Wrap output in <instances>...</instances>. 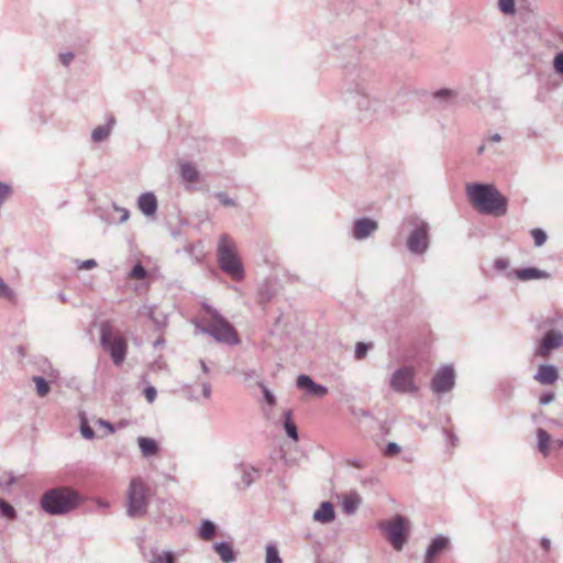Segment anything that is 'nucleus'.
I'll return each mask as SVG.
<instances>
[{"instance_id":"1","label":"nucleus","mask_w":563,"mask_h":563,"mask_svg":"<svg viewBox=\"0 0 563 563\" xmlns=\"http://www.w3.org/2000/svg\"><path fill=\"white\" fill-rule=\"evenodd\" d=\"M205 313L192 320L197 333L208 334L214 341L233 346L240 343V338L234 327L211 305L202 302Z\"/></svg>"},{"instance_id":"2","label":"nucleus","mask_w":563,"mask_h":563,"mask_svg":"<svg viewBox=\"0 0 563 563\" xmlns=\"http://www.w3.org/2000/svg\"><path fill=\"white\" fill-rule=\"evenodd\" d=\"M471 205L482 214L503 217L508 211L507 198L494 184L471 183L465 187Z\"/></svg>"},{"instance_id":"3","label":"nucleus","mask_w":563,"mask_h":563,"mask_svg":"<svg viewBox=\"0 0 563 563\" xmlns=\"http://www.w3.org/2000/svg\"><path fill=\"white\" fill-rule=\"evenodd\" d=\"M346 100L355 104L362 119L377 118L384 109V103L372 96L369 82L364 77H356L347 82Z\"/></svg>"},{"instance_id":"4","label":"nucleus","mask_w":563,"mask_h":563,"mask_svg":"<svg viewBox=\"0 0 563 563\" xmlns=\"http://www.w3.org/2000/svg\"><path fill=\"white\" fill-rule=\"evenodd\" d=\"M80 495L68 486H59L46 490L41 499L42 510L52 516H63L80 505Z\"/></svg>"},{"instance_id":"5","label":"nucleus","mask_w":563,"mask_h":563,"mask_svg":"<svg viewBox=\"0 0 563 563\" xmlns=\"http://www.w3.org/2000/svg\"><path fill=\"white\" fill-rule=\"evenodd\" d=\"M217 260L219 267L234 280L245 276L243 264L238 255L235 243L228 234H221L218 241Z\"/></svg>"},{"instance_id":"6","label":"nucleus","mask_w":563,"mask_h":563,"mask_svg":"<svg viewBox=\"0 0 563 563\" xmlns=\"http://www.w3.org/2000/svg\"><path fill=\"white\" fill-rule=\"evenodd\" d=\"M408 222L410 231L406 240V247L410 254L423 256L429 251L431 244V227L426 220L420 218H410Z\"/></svg>"},{"instance_id":"7","label":"nucleus","mask_w":563,"mask_h":563,"mask_svg":"<svg viewBox=\"0 0 563 563\" xmlns=\"http://www.w3.org/2000/svg\"><path fill=\"white\" fill-rule=\"evenodd\" d=\"M146 486L144 482L136 477L130 483L128 490L126 514L131 518H140L146 514L148 506V497L146 495Z\"/></svg>"},{"instance_id":"8","label":"nucleus","mask_w":563,"mask_h":563,"mask_svg":"<svg viewBox=\"0 0 563 563\" xmlns=\"http://www.w3.org/2000/svg\"><path fill=\"white\" fill-rule=\"evenodd\" d=\"M416 368L410 365L397 368L390 376V388L398 394L417 393L419 390V386L416 383Z\"/></svg>"},{"instance_id":"9","label":"nucleus","mask_w":563,"mask_h":563,"mask_svg":"<svg viewBox=\"0 0 563 563\" xmlns=\"http://www.w3.org/2000/svg\"><path fill=\"white\" fill-rule=\"evenodd\" d=\"M100 343L106 352H126L128 344L120 328L111 322H103L100 327Z\"/></svg>"},{"instance_id":"10","label":"nucleus","mask_w":563,"mask_h":563,"mask_svg":"<svg viewBox=\"0 0 563 563\" xmlns=\"http://www.w3.org/2000/svg\"><path fill=\"white\" fill-rule=\"evenodd\" d=\"M379 527L385 532L393 548L400 551L407 540L406 519L398 515L391 521L382 522Z\"/></svg>"},{"instance_id":"11","label":"nucleus","mask_w":563,"mask_h":563,"mask_svg":"<svg viewBox=\"0 0 563 563\" xmlns=\"http://www.w3.org/2000/svg\"><path fill=\"white\" fill-rule=\"evenodd\" d=\"M455 386V371L452 365L441 366L433 375L430 388L434 394L441 395L451 391Z\"/></svg>"},{"instance_id":"12","label":"nucleus","mask_w":563,"mask_h":563,"mask_svg":"<svg viewBox=\"0 0 563 563\" xmlns=\"http://www.w3.org/2000/svg\"><path fill=\"white\" fill-rule=\"evenodd\" d=\"M378 230V222L374 219L364 217L353 222L351 234L354 240L363 241L372 236Z\"/></svg>"},{"instance_id":"13","label":"nucleus","mask_w":563,"mask_h":563,"mask_svg":"<svg viewBox=\"0 0 563 563\" xmlns=\"http://www.w3.org/2000/svg\"><path fill=\"white\" fill-rule=\"evenodd\" d=\"M296 385L300 390H303L310 396L323 397L328 394L325 386L314 383L312 378L306 374H301L297 377Z\"/></svg>"},{"instance_id":"14","label":"nucleus","mask_w":563,"mask_h":563,"mask_svg":"<svg viewBox=\"0 0 563 563\" xmlns=\"http://www.w3.org/2000/svg\"><path fill=\"white\" fill-rule=\"evenodd\" d=\"M563 345V334L559 330H549L542 336L537 352H550Z\"/></svg>"},{"instance_id":"15","label":"nucleus","mask_w":563,"mask_h":563,"mask_svg":"<svg viewBox=\"0 0 563 563\" xmlns=\"http://www.w3.org/2000/svg\"><path fill=\"white\" fill-rule=\"evenodd\" d=\"M236 470L241 474V481L236 483L239 489L250 487L258 477V470L250 464L240 463L236 465Z\"/></svg>"},{"instance_id":"16","label":"nucleus","mask_w":563,"mask_h":563,"mask_svg":"<svg viewBox=\"0 0 563 563\" xmlns=\"http://www.w3.org/2000/svg\"><path fill=\"white\" fill-rule=\"evenodd\" d=\"M157 206L156 196L152 191L143 192L137 198V208L147 218L156 214Z\"/></svg>"},{"instance_id":"17","label":"nucleus","mask_w":563,"mask_h":563,"mask_svg":"<svg viewBox=\"0 0 563 563\" xmlns=\"http://www.w3.org/2000/svg\"><path fill=\"white\" fill-rule=\"evenodd\" d=\"M115 123H117L115 118L113 115H108L104 124L98 125L97 128H95L92 130V132H91L92 143L99 144V143L107 141L110 137Z\"/></svg>"},{"instance_id":"18","label":"nucleus","mask_w":563,"mask_h":563,"mask_svg":"<svg viewBox=\"0 0 563 563\" xmlns=\"http://www.w3.org/2000/svg\"><path fill=\"white\" fill-rule=\"evenodd\" d=\"M533 378L542 385H551L558 380L559 372L554 365L541 364Z\"/></svg>"},{"instance_id":"19","label":"nucleus","mask_w":563,"mask_h":563,"mask_svg":"<svg viewBox=\"0 0 563 563\" xmlns=\"http://www.w3.org/2000/svg\"><path fill=\"white\" fill-rule=\"evenodd\" d=\"M515 275L520 280H531V279H549L551 278V274L547 271H542L537 267H525L515 271Z\"/></svg>"},{"instance_id":"20","label":"nucleus","mask_w":563,"mask_h":563,"mask_svg":"<svg viewBox=\"0 0 563 563\" xmlns=\"http://www.w3.org/2000/svg\"><path fill=\"white\" fill-rule=\"evenodd\" d=\"M335 517L333 504L330 501H322L320 507L313 514V520L328 523Z\"/></svg>"},{"instance_id":"21","label":"nucleus","mask_w":563,"mask_h":563,"mask_svg":"<svg viewBox=\"0 0 563 563\" xmlns=\"http://www.w3.org/2000/svg\"><path fill=\"white\" fill-rule=\"evenodd\" d=\"M213 549L223 563H232L236 560L235 551L229 542H217L214 543Z\"/></svg>"},{"instance_id":"22","label":"nucleus","mask_w":563,"mask_h":563,"mask_svg":"<svg viewBox=\"0 0 563 563\" xmlns=\"http://www.w3.org/2000/svg\"><path fill=\"white\" fill-rule=\"evenodd\" d=\"M449 540L442 536L434 538L429 544L426 553V563H432L435 555L446 548Z\"/></svg>"},{"instance_id":"23","label":"nucleus","mask_w":563,"mask_h":563,"mask_svg":"<svg viewBox=\"0 0 563 563\" xmlns=\"http://www.w3.org/2000/svg\"><path fill=\"white\" fill-rule=\"evenodd\" d=\"M362 503V498L357 493H350L343 496L342 509L346 515H353Z\"/></svg>"},{"instance_id":"24","label":"nucleus","mask_w":563,"mask_h":563,"mask_svg":"<svg viewBox=\"0 0 563 563\" xmlns=\"http://www.w3.org/2000/svg\"><path fill=\"white\" fill-rule=\"evenodd\" d=\"M137 442L142 454L146 457L153 456L158 452V445L154 439L140 437Z\"/></svg>"},{"instance_id":"25","label":"nucleus","mask_w":563,"mask_h":563,"mask_svg":"<svg viewBox=\"0 0 563 563\" xmlns=\"http://www.w3.org/2000/svg\"><path fill=\"white\" fill-rule=\"evenodd\" d=\"M537 438H538V450L544 455H549L551 450V437L550 434L542 428H539L537 430Z\"/></svg>"},{"instance_id":"26","label":"nucleus","mask_w":563,"mask_h":563,"mask_svg":"<svg viewBox=\"0 0 563 563\" xmlns=\"http://www.w3.org/2000/svg\"><path fill=\"white\" fill-rule=\"evenodd\" d=\"M37 356L38 357L35 363L38 365V369L48 378L56 379L58 377V371L52 366L47 357H45L43 354H38Z\"/></svg>"},{"instance_id":"27","label":"nucleus","mask_w":563,"mask_h":563,"mask_svg":"<svg viewBox=\"0 0 563 563\" xmlns=\"http://www.w3.org/2000/svg\"><path fill=\"white\" fill-rule=\"evenodd\" d=\"M180 176L188 183H195L198 180L199 173L194 164L184 162L180 164Z\"/></svg>"},{"instance_id":"28","label":"nucleus","mask_w":563,"mask_h":563,"mask_svg":"<svg viewBox=\"0 0 563 563\" xmlns=\"http://www.w3.org/2000/svg\"><path fill=\"white\" fill-rule=\"evenodd\" d=\"M184 251L192 258L194 263H200L205 257V249L202 242L188 244Z\"/></svg>"},{"instance_id":"29","label":"nucleus","mask_w":563,"mask_h":563,"mask_svg":"<svg viewBox=\"0 0 563 563\" xmlns=\"http://www.w3.org/2000/svg\"><path fill=\"white\" fill-rule=\"evenodd\" d=\"M284 429H285V432L286 434L294 441H298L299 439V435H298V429H297V426L296 423L292 421V412L291 410H288L286 413H285V418H284Z\"/></svg>"},{"instance_id":"30","label":"nucleus","mask_w":563,"mask_h":563,"mask_svg":"<svg viewBox=\"0 0 563 563\" xmlns=\"http://www.w3.org/2000/svg\"><path fill=\"white\" fill-rule=\"evenodd\" d=\"M199 534L203 540H211L216 534V525L209 519L202 520Z\"/></svg>"},{"instance_id":"31","label":"nucleus","mask_w":563,"mask_h":563,"mask_svg":"<svg viewBox=\"0 0 563 563\" xmlns=\"http://www.w3.org/2000/svg\"><path fill=\"white\" fill-rule=\"evenodd\" d=\"M141 313L151 317L153 322L157 325V328H163L166 325V316L163 313L156 314V311L153 307L144 306Z\"/></svg>"},{"instance_id":"32","label":"nucleus","mask_w":563,"mask_h":563,"mask_svg":"<svg viewBox=\"0 0 563 563\" xmlns=\"http://www.w3.org/2000/svg\"><path fill=\"white\" fill-rule=\"evenodd\" d=\"M33 382L35 383L36 393L40 397H45L49 393L48 382L42 376H33Z\"/></svg>"},{"instance_id":"33","label":"nucleus","mask_w":563,"mask_h":563,"mask_svg":"<svg viewBox=\"0 0 563 563\" xmlns=\"http://www.w3.org/2000/svg\"><path fill=\"white\" fill-rule=\"evenodd\" d=\"M0 515L9 520L16 519V510L4 499H0Z\"/></svg>"},{"instance_id":"34","label":"nucleus","mask_w":563,"mask_h":563,"mask_svg":"<svg viewBox=\"0 0 563 563\" xmlns=\"http://www.w3.org/2000/svg\"><path fill=\"white\" fill-rule=\"evenodd\" d=\"M498 9L507 15H515L517 12L515 0H498Z\"/></svg>"},{"instance_id":"35","label":"nucleus","mask_w":563,"mask_h":563,"mask_svg":"<svg viewBox=\"0 0 563 563\" xmlns=\"http://www.w3.org/2000/svg\"><path fill=\"white\" fill-rule=\"evenodd\" d=\"M265 563H283L276 545L268 544L266 547V560Z\"/></svg>"},{"instance_id":"36","label":"nucleus","mask_w":563,"mask_h":563,"mask_svg":"<svg viewBox=\"0 0 563 563\" xmlns=\"http://www.w3.org/2000/svg\"><path fill=\"white\" fill-rule=\"evenodd\" d=\"M151 563H175V555L172 551H164L156 554Z\"/></svg>"},{"instance_id":"37","label":"nucleus","mask_w":563,"mask_h":563,"mask_svg":"<svg viewBox=\"0 0 563 563\" xmlns=\"http://www.w3.org/2000/svg\"><path fill=\"white\" fill-rule=\"evenodd\" d=\"M112 210L119 214V219H112L111 221L117 223H124L128 221L130 217V211L126 208L120 207L117 203H112Z\"/></svg>"},{"instance_id":"38","label":"nucleus","mask_w":563,"mask_h":563,"mask_svg":"<svg viewBox=\"0 0 563 563\" xmlns=\"http://www.w3.org/2000/svg\"><path fill=\"white\" fill-rule=\"evenodd\" d=\"M257 385L261 387L264 396V400L267 402L269 407H274L276 405V397L268 389V387L263 382H257Z\"/></svg>"},{"instance_id":"39","label":"nucleus","mask_w":563,"mask_h":563,"mask_svg":"<svg viewBox=\"0 0 563 563\" xmlns=\"http://www.w3.org/2000/svg\"><path fill=\"white\" fill-rule=\"evenodd\" d=\"M531 236L534 241V245L540 247L547 241V233L542 229H533L531 230Z\"/></svg>"},{"instance_id":"40","label":"nucleus","mask_w":563,"mask_h":563,"mask_svg":"<svg viewBox=\"0 0 563 563\" xmlns=\"http://www.w3.org/2000/svg\"><path fill=\"white\" fill-rule=\"evenodd\" d=\"M130 277L135 279H144L146 277V269L142 264L137 263L132 267Z\"/></svg>"},{"instance_id":"41","label":"nucleus","mask_w":563,"mask_h":563,"mask_svg":"<svg viewBox=\"0 0 563 563\" xmlns=\"http://www.w3.org/2000/svg\"><path fill=\"white\" fill-rule=\"evenodd\" d=\"M80 433L87 440H92L95 438L93 429L89 426V423L85 419H82L81 423H80Z\"/></svg>"},{"instance_id":"42","label":"nucleus","mask_w":563,"mask_h":563,"mask_svg":"<svg viewBox=\"0 0 563 563\" xmlns=\"http://www.w3.org/2000/svg\"><path fill=\"white\" fill-rule=\"evenodd\" d=\"M16 482V478L13 474H5L0 476V489L9 490L10 487Z\"/></svg>"},{"instance_id":"43","label":"nucleus","mask_w":563,"mask_h":563,"mask_svg":"<svg viewBox=\"0 0 563 563\" xmlns=\"http://www.w3.org/2000/svg\"><path fill=\"white\" fill-rule=\"evenodd\" d=\"M13 290L0 278V297L12 300Z\"/></svg>"},{"instance_id":"44","label":"nucleus","mask_w":563,"mask_h":563,"mask_svg":"<svg viewBox=\"0 0 563 563\" xmlns=\"http://www.w3.org/2000/svg\"><path fill=\"white\" fill-rule=\"evenodd\" d=\"M219 201L225 207H233L235 205L234 200L230 198L225 192L219 191L214 195Z\"/></svg>"},{"instance_id":"45","label":"nucleus","mask_w":563,"mask_h":563,"mask_svg":"<svg viewBox=\"0 0 563 563\" xmlns=\"http://www.w3.org/2000/svg\"><path fill=\"white\" fill-rule=\"evenodd\" d=\"M400 450H401V449H400V446H399L397 443H395V442H389V443L386 445L385 450H384V454H385L386 456H394V455H397V454L400 452Z\"/></svg>"},{"instance_id":"46","label":"nucleus","mask_w":563,"mask_h":563,"mask_svg":"<svg viewBox=\"0 0 563 563\" xmlns=\"http://www.w3.org/2000/svg\"><path fill=\"white\" fill-rule=\"evenodd\" d=\"M553 66L556 73L563 75V52H560L555 55Z\"/></svg>"},{"instance_id":"47","label":"nucleus","mask_w":563,"mask_h":563,"mask_svg":"<svg viewBox=\"0 0 563 563\" xmlns=\"http://www.w3.org/2000/svg\"><path fill=\"white\" fill-rule=\"evenodd\" d=\"M144 396H145L146 400L150 404H152L156 399V396H157L156 388L154 386H147L144 389Z\"/></svg>"},{"instance_id":"48","label":"nucleus","mask_w":563,"mask_h":563,"mask_svg":"<svg viewBox=\"0 0 563 563\" xmlns=\"http://www.w3.org/2000/svg\"><path fill=\"white\" fill-rule=\"evenodd\" d=\"M97 266V262L95 260H85L78 262L77 268L78 269H91Z\"/></svg>"},{"instance_id":"49","label":"nucleus","mask_w":563,"mask_h":563,"mask_svg":"<svg viewBox=\"0 0 563 563\" xmlns=\"http://www.w3.org/2000/svg\"><path fill=\"white\" fill-rule=\"evenodd\" d=\"M509 267V262L505 258H496L494 261V268L496 271H506Z\"/></svg>"},{"instance_id":"50","label":"nucleus","mask_w":563,"mask_h":563,"mask_svg":"<svg viewBox=\"0 0 563 563\" xmlns=\"http://www.w3.org/2000/svg\"><path fill=\"white\" fill-rule=\"evenodd\" d=\"M374 347L372 342H357L354 352H367Z\"/></svg>"},{"instance_id":"51","label":"nucleus","mask_w":563,"mask_h":563,"mask_svg":"<svg viewBox=\"0 0 563 563\" xmlns=\"http://www.w3.org/2000/svg\"><path fill=\"white\" fill-rule=\"evenodd\" d=\"M554 400V394L553 393H544L541 395L539 401L542 406L549 405Z\"/></svg>"},{"instance_id":"52","label":"nucleus","mask_w":563,"mask_h":563,"mask_svg":"<svg viewBox=\"0 0 563 563\" xmlns=\"http://www.w3.org/2000/svg\"><path fill=\"white\" fill-rule=\"evenodd\" d=\"M59 58L64 66H68L74 58V54L70 52L63 53V54H60Z\"/></svg>"},{"instance_id":"53","label":"nucleus","mask_w":563,"mask_h":563,"mask_svg":"<svg viewBox=\"0 0 563 563\" xmlns=\"http://www.w3.org/2000/svg\"><path fill=\"white\" fill-rule=\"evenodd\" d=\"M202 395L206 399H209L211 396V385L208 382H202Z\"/></svg>"},{"instance_id":"54","label":"nucleus","mask_w":563,"mask_h":563,"mask_svg":"<svg viewBox=\"0 0 563 563\" xmlns=\"http://www.w3.org/2000/svg\"><path fill=\"white\" fill-rule=\"evenodd\" d=\"M111 357H112V361L113 363L117 365V366H120L123 364L124 360H125V355L126 354H110Z\"/></svg>"},{"instance_id":"55","label":"nucleus","mask_w":563,"mask_h":563,"mask_svg":"<svg viewBox=\"0 0 563 563\" xmlns=\"http://www.w3.org/2000/svg\"><path fill=\"white\" fill-rule=\"evenodd\" d=\"M346 464L356 468H363L365 466L364 463L358 459H350L346 461Z\"/></svg>"},{"instance_id":"56","label":"nucleus","mask_w":563,"mask_h":563,"mask_svg":"<svg viewBox=\"0 0 563 563\" xmlns=\"http://www.w3.org/2000/svg\"><path fill=\"white\" fill-rule=\"evenodd\" d=\"M445 433H446V437H448V439L450 440L451 444H452L453 446H454V445H456L457 437H456L453 432L448 431V430L445 431Z\"/></svg>"},{"instance_id":"57","label":"nucleus","mask_w":563,"mask_h":563,"mask_svg":"<svg viewBox=\"0 0 563 563\" xmlns=\"http://www.w3.org/2000/svg\"><path fill=\"white\" fill-rule=\"evenodd\" d=\"M241 374H243L245 376V379H251L255 376V371L254 369H247V371H243L241 372Z\"/></svg>"},{"instance_id":"58","label":"nucleus","mask_w":563,"mask_h":563,"mask_svg":"<svg viewBox=\"0 0 563 563\" xmlns=\"http://www.w3.org/2000/svg\"><path fill=\"white\" fill-rule=\"evenodd\" d=\"M551 448L552 449H556V450L562 449L563 448V440H554V441H552Z\"/></svg>"},{"instance_id":"59","label":"nucleus","mask_w":563,"mask_h":563,"mask_svg":"<svg viewBox=\"0 0 563 563\" xmlns=\"http://www.w3.org/2000/svg\"><path fill=\"white\" fill-rule=\"evenodd\" d=\"M487 141L498 143L501 141V136H500V134L495 133V134L490 135Z\"/></svg>"},{"instance_id":"60","label":"nucleus","mask_w":563,"mask_h":563,"mask_svg":"<svg viewBox=\"0 0 563 563\" xmlns=\"http://www.w3.org/2000/svg\"><path fill=\"white\" fill-rule=\"evenodd\" d=\"M541 544H542L543 549L549 550L550 547H551V541L549 539H547V538H543L541 540Z\"/></svg>"},{"instance_id":"61","label":"nucleus","mask_w":563,"mask_h":563,"mask_svg":"<svg viewBox=\"0 0 563 563\" xmlns=\"http://www.w3.org/2000/svg\"><path fill=\"white\" fill-rule=\"evenodd\" d=\"M358 416L363 417V418H371L372 417V413L368 411V410H365V409H361L358 411Z\"/></svg>"},{"instance_id":"62","label":"nucleus","mask_w":563,"mask_h":563,"mask_svg":"<svg viewBox=\"0 0 563 563\" xmlns=\"http://www.w3.org/2000/svg\"><path fill=\"white\" fill-rule=\"evenodd\" d=\"M200 367H201V371L205 373V374H208L209 373V367L208 365L206 364L205 361L200 360Z\"/></svg>"},{"instance_id":"63","label":"nucleus","mask_w":563,"mask_h":563,"mask_svg":"<svg viewBox=\"0 0 563 563\" xmlns=\"http://www.w3.org/2000/svg\"><path fill=\"white\" fill-rule=\"evenodd\" d=\"M155 366L163 368L165 366V363L159 358V360L155 361V363L152 365V368L154 369Z\"/></svg>"},{"instance_id":"64","label":"nucleus","mask_w":563,"mask_h":563,"mask_svg":"<svg viewBox=\"0 0 563 563\" xmlns=\"http://www.w3.org/2000/svg\"><path fill=\"white\" fill-rule=\"evenodd\" d=\"M164 341L162 339H156L154 342H153V347L156 349Z\"/></svg>"}]
</instances>
